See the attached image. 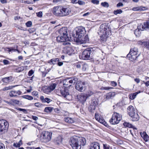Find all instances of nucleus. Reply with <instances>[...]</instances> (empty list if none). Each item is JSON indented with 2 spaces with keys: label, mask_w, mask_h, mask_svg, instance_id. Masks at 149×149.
<instances>
[{
  "label": "nucleus",
  "mask_w": 149,
  "mask_h": 149,
  "mask_svg": "<svg viewBox=\"0 0 149 149\" xmlns=\"http://www.w3.org/2000/svg\"><path fill=\"white\" fill-rule=\"evenodd\" d=\"M64 120L66 122L69 123H72L75 122V120L74 118L68 117L65 118Z\"/></svg>",
  "instance_id": "nucleus-24"
},
{
  "label": "nucleus",
  "mask_w": 149,
  "mask_h": 149,
  "mask_svg": "<svg viewBox=\"0 0 149 149\" xmlns=\"http://www.w3.org/2000/svg\"><path fill=\"white\" fill-rule=\"evenodd\" d=\"M85 82L78 81L75 85L76 89L80 92H83L85 89Z\"/></svg>",
  "instance_id": "nucleus-12"
},
{
  "label": "nucleus",
  "mask_w": 149,
  "mask_h": 149,
  "mask_svg": "<svg viewBox=\"0 0 149 149\" xmlns=\"http://www.w3.org/2000/svg\"><path fill=\"white\" fill-rule=\"evenodd\" d=\"M23 98L27 99L29 100H31L33 99V97L29 95H25L23 96Z\"/></svg>",
  "instance_id": "nucleus-40"
},
{
  "label": "nucleus",
  "mask_w": 149,
  "mask_h": 149,
  "mask_svg": "<svg viewBox=\"0 0 149 149\" xmlns=\"http://www.w3.org/2000/svg\"><path fill=\"white\" fill-rule=\"evenodd\" d=\"M58 93V95L63 96L66 99L69 100L72 99V96L69 94L68 90L67 88L60 90Z\"/></svg>",
  "instance_id": "nucleus-9"
},
{
  "label": "nucleus",
  "mask_w": 149,
  "mask_h": 149,
  "mask_svg": "<svg viewBox=\"0 0 149 149\" xmlns=\"http://www.w3.org/2000/svg\"><path fill=\"white\" fill-rule=\"evenodd\" d=\"M89 149H100V146L97 142L91 144Z\"/></svg>",
  "instance_id": "nucleus-23"
},
{
  "label": "nucleus",
  "mask_w": 149,
  "mask_h": 149,
  "mask_svg": "<svg viewBox=\"0 0 149 149\" xmlns=\"http://www.w3.org/2000/svg\"><path fill=\"white\" fill-rule=\"evenodd\" d=\"M52 12L55 16L62 17V6H58L54 7L52 9Z\"/></svg>",
  "instance_id": "nucleus-11"
},
{
  "label": "nucleus",
  "mask_w": 149,
  "mask_h": 149,
  "mask_svg": "<svg viewBox=\"0 0 149 149\" xmlns=\"http://www.w3.org/2000/svg\"><path fill=\"white\" fill-rule=\"evenodd\" d=\"M34 73V72L32 70H31L29 71L28 73V75L29 76H31Z\"/></svg>",
  "instance_id": "nucleus-58"
},
{
  "label": "nucleus",
  "mask_w": 149,
  "mask_h": 149,
  "mask_svg": "<svg viewBox=\"0 0 149 149\" xmlns=\"http://www.w3.org/2000/svg\"><path fill=\"white\" fill-rule=\"evenodd\" d=\"M74 40L80 44L86 43L88 41V38L87 36H86L84 37L83 36L80 38L77 37Z\"/></svg>",
  "instance_id": "nucleus-13"
},
{
  "label": "nucleus",
  "mask_w": 149,
  "mask_h": 149,
  "mask_svg": "<svg viewBox=\"0 0 149 149\" xmlns=\"http://www.w3.org/2000/svg\"><path fill=\"white\" fill-rule=\"evenodd\" d=\"M138 43L139 44L144 46L146 47L149 49V42L139 41H138Z\"/></svg>",
  "instance_id": "nucleus-25"
},
{
  "label": "nucleus",
  "mask_w": 149,
  "mask_h": 149,
  "mask_svg": "<svg viewBox=\"0 0 149 149\" xmlns=\"http://www.w3.org/2000/svg\"><path fill=\"white\" fill-rule=\"evenodd\" d=\"M123 6V4L121 2H119L118 3L117 5V7H122Z\"/></svg>",
  "instance_id": "nucleus-61"
},
{
  "label": "nucleus",
  "mask_w": 149,
  "mask_h": 149,
  "mask_svg": "<svg viewBox=\"0 0 149 149\" xmlns=\"http://www.w3.org/2000/svg\"><path fill=\"white\" fill-rule=\"evenodd\" d=\"M43 91L44 93L47 94H49L52 92L48 86L45 88L43 90Z\"/></svg>",
  "instance_id": "nucleus-39"
},
{
  "label": "nucleus",
  "mask_w": 149,
  "mask_h": 149,
  "mask_svg": "<svg viewBox=\"0 0 149 149\" xmlns=\"http://www.w3.org/2000/svg\"><path fill=\"white\" fill-rule=\"evenodd\" d=\"M32 94L33 95L37 96L38 95V92L37 91H34L32 93Z\"/></svg>",
  "instance_id": "nucleus-62"
},
{
  "label": "nucleus",
  "mask_w": 149,
  "mask_h": 149,
  "mask_svg": "<svg viewBox=\"0 0 149 149\" xmlns=\"http://www.w3.org/2000/svg\"><path fill=\"white\" fill-rule=\"evenodd\" d=\"M100 118L97 113H95V118L98 121Z\"/></svg>",
  "instance_id": "nucleus-55"
},
{
  "label": "nucleus",
  "mask_w": 149,
  "mask_h": 149,
  "mask_svg": "<svg viewBox=\"0 0 149 149\" xmlns=\"http://www.w3.org/2000/svg\"><path fill=\"white\" fill-rule=\"evenodd\" d=\"M55 141L57 144H60L61 143L62 141V138L61 136H59L55 138Z\"/></svg>",
  "instance_id": "nucleus-28"
},
{
  "label": "nucleus",
  "mask_w": 149,
  "mask_h": 149,
  "mask_svg": "<svg viewBox=\"0 0 149 149\" xmlns=\"http://www.w3.org/2000/svg\"><path fill=\"white\" fill-rule=\"evenodd\" d=\"M3 62L5 65H7L9 63V61L6 60H4L3 61Z\"/></svg>",
  "instance_id": "nucleus-60"
},
{
  "label": "nucleus",
  "mask_w": 149,
  "mask_h": 149,
  "mask_svg": "<svg viewBox=\"0 0 149 149\" xmlns=\"http://www.w3.org/2000/svg\"><path fill=\"white\" fill-rule=\"evenodd\" d=\"M121 118V116L120 114L114 112L109 121L112 125L117 124L119 123Z\"/></svg>",
  "instance_id": "nucleus-7"
},
{
  "label": "nucleus",
  "mask_w": 149,
  "mask_h": 149,
  "mask_svg": "<svg viewBox=\"0 0 149 149\" xmlns=\"http://www.w3.org/2000/svg\"><path fill=\"white\" fill-rule=\"evenodd\" d=\"M75 31L76 34H73V36L75 38L84 36L86 32L84 28L82 26L77 27L76 28Z\"/></svg>",
  "instance_id": "nucleus-8"
},
{
  "label": "nucleus",
  "mask_w": 149,
  "mask_h": 149,
  "mask_svg": "<svg viewBox=\"0 0 149 149\" xmlns=\"http://www.w3.org/2000/svg\"><path fill=\"white\" fill-rule=\"evenodd\" d=\"M82 65H83V64L80 63H78L76 65V67L78 69L80 68Z\"/></svg>",
  "instance_id": "nucleus-52"
},
{
  "label": "nucleus",
  "mask_w": 149,
  "mask_h": 149,
  "mask_svg": "<svg viewBox=\"0 0 149 149\" xmlns=\"http://www.w3.org/2000/svg\"><path fill=\"white\" fill-rule=\"evenodd\" d=\"M93 94V93L91 91H88L86 94L87 98L90 97Z\"/></svg>",
  "instance_id": "nucleus-42"
},
{
  "label": "nucleus",
  "mask_w": 149,
  "mask_h": 149,
  "mask_svg": "<svg viewBox=\"0 0 149 149\" xmlns=\"http://www.w3.org/2000/svg\"><path fill=\"white\" fill-rule=\"evenodd\" d=\"M140 30H141L142 31V30H141V29H140V27L139 26H138V28H137V29H136L134 31V34L135 35H136V36H137V35L136 34H137V32H139Z\"/></svg>",
  "instance_id": "nucleus-49"
},
{
  "label": "nucleus",
  "mask_w": 149,
  "mask_h": 149,
  "mask_svg": "<svg viewBox=\"0 0 149 149\" xmlns=\"http://www.w3.org/2000/svg\"><path fill=\"white\" fill-rule=\"evenodd\" d=\"M69 79H70V81L71 84L75 83L78 80L77 78L75 77L69 78Z\"/></svg>",
  "instance_id": "nucleus-38"
},
{
  "label": "nucleus",
  "mask_w": 149,
  "mask_h": 149,
  "mask_svg": "<svg viewBox=\"0 0 149 149\" xmlns=\"http://www.w3.org/2000/svg\"><path fill=\"white\" fill-rule=\"evenodd\" d=\"M130 116L131 117L130 119L133 121H137L139 119V117L137 112Z\"/></svg>",
  "instance_id": "nucleus-21"
},
{
  "label": "nucleus",
  "mask_w": 149,
  "mask_h": 149,
  "mask_svg": "<svg viewBox=\"0 0 149 149\" xmlns=\"http://www.w3.org/2000/svg\"><path fill=\"white\" fill-rule=\"evenodd\" d=\"M22 92L19 91H12L9 93V95L10 97H16L18 95H20Z\"/></svg>",
  "instance_id": "nucleus-19"
},
{
  "label": "nucleus",
  "mask_w": 149,
  "mask_h": 149,
  "mask_svg": "<svg viewBox=\"0 0 149 149\" xmlns=\"http://www.w3.org/2000/svg\"><path fill=\"white\" fill-rule=\"evenodd\" d=\"M26 26L28 27H30L32 25V23L31 21H29L26 23Z\"/></svg>",
  "instance_id": "nucleus-48"
},
{
  "label": "nucleus",
  "mask_w": 149,
  "mask_h": 149,
  "mask_svg": "<svg viewBox=\"0 0 149 149\" xmlns=\"http://www.w3.org/2000/svg\"><path fill=\"white\" fill-rule=\"evenodd\" d=\"M100 28V31L102 35L101 40L106 41L107 38L111 34V29L106 24H101Z\"/></svg>",
  "instance_id": "nucleus-3"
},
{
  "label": "nucleus",
  "mask_w": 149,
  "mask_h": 149,
  "mask_svg": "<svg viewBox=\"0 0 149 149\" xmlns=\"http://www.w3.org/2000/svg\"><path fill=\"white\" fill-rule=\"evenodd\" d=\"M52 133L48 131H43L41 135V140L42 141L47 143L50 141L51 139Z\"/></svg>",
  "instance_id": "nucleus-6"
},
{
  "label": "nucleus",
  "mask_w": 149,
  "mask_h": 149,
  "mask_svg": "<svg viewBox=\"0 0 149 149\" xmlns=\"http://www.w3.org/2000/svg\"><path fill=\"white\" fill-rule=\"evenodd\" d=\"M71 12V10L68 7L62 6V17L68 15Z\"/></svg>",
  "instance_id": "nucleus-14"
},
{
  "label": "nucleus",
  "mask_w": 149,
  "mask_h": 149,
  "mask_svg": "<svg viewBox=\"0 0 149 149\" xmlns=\"http://www.w3.org/2000/svg\"><path fill=\"white\" fill-rule=\"evenodd\" d=\"M122 10L121 9H117L114 11L113 13L115 15H116L118 14H120L122 13Z\"/></svg>",
  "instance_id": "nucleus-41"
},
{
  "label": "nucleus",
  "mask_w": 149,
  "mask_h": 149,
  "mask_svg": "<svg viewBox=\"0 0 149 149\" xmlns=\"http://www.w3.org/2000/svg\"><path fill=\"white\" fill-rule=\"evenodd\" d=\"M57 85V84L56 83H52L48 86V87L49 88L51 91H52L55 89Z\"/></svg>",
  "instance_id": "nucleus-33"
},
{
  "label": "nucleus",
  "mask_w": 149,
  "mask_h": 149,
  "mask_svg": "<svg viewBox=\"0 0 149 149\" xmlns=\"http://www.w3.org/2000/svg\"><path fill=\"white\" fill-rule=\"evenodd\" d=\"M86 142L85 138L75 135L71 137L69 141V144L73 149H81V146H84Z\"/></svg>",
  "instance_id": "nucleus-1"
},
{
  "label": "nucleus",
  "mask_w": 149,
  "mask_h": 149,
  "mask_svg": "<svg viewBox=\"0 0 149 149\" xmlns=\"http://www.w3.org/2000/svg\"><path fill=\"white\" fill-rule=\"evenodd\" d=\"M147 9L148 8L146 7L142 6L134 7L132 8V10L134 11H140Z\"/></svg>",
  "instance_id": "nucleus-26"
},
{
  "label": "nucleus",
  "mask_w": 149,
  "mask_h": 149,
  "mask_svg": "<svg viewBox=\"0 0 149 149\" xmlns=\"http://www.w3.org/2000/svg\"><path fill=\"white\" fill-rule=\"evenodd\" d=\"M0 149H5L4 145L1 143H0Z\"/></svg>",
  "instance_id": "nucleus-59"
},
{
  "label": "nucleus",
  "mask_w": 149,
  "mask_h": 149,
  "mask_svg": "<svg viewBox=\"0 0 149 149\" xmlns=\"http://www.w3.org/2000/svg\"><path fill=\"white\" fill-rule=\"evenodd\" d=\"M22 141L21 140L18 143H13V146L17 148L21 146V145H22Z\"/></svg>",
  "instance_id": "nucleus-36"
},
{
  "label": "nucleus",
  "mask_w": 149,
  "mask_h": 149,
  "mask_svg": "<svg viewBox=\"0 0 149 149\" xmlns=\"http://www.w3.org/2000/svg\"><path fill=\"white\" fill-rule=\"evenodd\" d=\"M138 51L137 48L134 47L130 49L129 53L127 56L129 59L132 61L136 59V58L140 54H138Z\"/></svg>",
  "instance_id": "nucleus-5"
},
{
  "label": "nucleus",
  "mask_w": 149,
  "mask_h": 149,
  "mask_svg": "<svg viewBox=\"0 0 149 149\" xmlns=\"http://www.w3.org/2000/svg\"><path fill=\"white\" fill-rule=\"evenodd\" d=\"M37 16L39 17H41L42 16V11H40L36 13Z\"/></svg>",
  "instance_id": "nucleus-47"
},
{
  "label": "nucleus",
  "mask_w": 149,
  "mask_h": 149,
  "mask_svg": "<svg viewBox=\"0 0 149 149\" xmlns=\"http://www.w3.org/2000/svg\"><path fill=\"white\" fill-rule=\"evenodd\" d=\"M115 95V93L113 92H110L107 94L106 98L108 100L112 98Z\"/></svg>",
  "instance_id": "nucleus-27"
},
{
  "label": "nucleus",
  "mask_w": 149,
  "mask_h": 149,
  "mask_svg": "<svg viewBox=\"0 0 149 149\" xmlns=\"http://www.w3.org/2000/svg\"><path fill=\"white\" fill-rule=\"evenodd\" d=\"M104 149H109V146L107 144H103Z\"/></svg>",
  "instance_id": "nucleus-53"
},
{
  "label": "nucleus",
  "mask_w": 149,
  "mask_h": 149,
  "mask_svg": "<svg viewBox=\"0 0 149 149\" xmlns=\"http://www.w3.org/2000/svg\"><path fill=\"white\" fill-rule=\"evenodd\" d=\"M2 81L5 83H7L13 81V77L11 76L6 77L2 79Z\"/></svg>",
  "instance_id": "nucleus-22"
},
{
  "label": "nucleus",
  "mask_w": 149,
  "mask_h": 149,
  "mask_svg": "<svg viewBox=\"0 0 149 149\" xmlns=\"http://www.w3.org/2000/svg\"><path fill=\"white\" fill-rule=\"evenodd\" d=\"M127 112L130 116H132L133 114L137 112L136 109L132 106H129L127 109Z\"/></svg>",
  "instance_id": "nucleus-16"
},
{
  "label": "nucleus",
  "mask_w": 149,
  "mask_h": 149,
  "mask_svg": "<svg viewBox=\"0 0 149 149\" xmlns=\"http://www.w3.org/2000/svg\"><path fill=\"white\" fill-rule=\"evenodd\" d=\"M140 135L142 137L143 139L146 143L145 144L147 145H149V136L145 132H140Z\"/></svg>",
  "instance_id": "nucleus-18"
},
{
  "label": "nucleus",
  "mask_w": 149,
  "mask_h": 149,
  "mask_svg": "<svg viewBox=\"0 0 149 149\" xmlns=\"http://www.w3.org/2000/svg\"><path fill=\"white\" fill-rule=\"evenodd\" d=\"M101 5L104 7L108 8L109 6V5L108 3L106 2H102L101 3Z\"/></svg>",
  "instance_id": "nucleus-43"
},
{
  "label": "nucleus",
  "mask_w": 149,
  "mask_h": 149,
  "mask_svg": "<svg viewBox=\"0 0 149 149\" xmlns=\"http://www.w3.org/2000/svg\"><path fill=\"white\" fill-rule=\"evenodd\" d=\"M17 86H11L6 87L2 89L1 90L2 91H6L8 90H11Z\"/></svg>",
  "instance_id": "nucleus-31"
},
{
  "label": "nucleus",
  "mask_w": 149,
  "mask_h": 149,
  "mask_svg": "<svg viewBox=\"0 0 149 149\" xmlns=\"http://www.w3.org/2000/svg\"><path fill=\"white\" fill-rule=\"evenodd\" d=\"M59 35L57 37L56 40L58 42H63V45H70V43L68 42L71 40L70 38H69L67 33V28L63 27L59 31Z\"/></svg>",
  "instance_id": "nucleus-2"
},
{
  "label": "nucleus",
  "mask_w": 149,
  "mask_h": 149,
  "mask_svg": "<svg viewBox=\"0 0 149 149\" xmlns=\"http://www.w3.org/2000/svg\"><path fill=\"white\" fill-rule=\"evenodd\" d=\"M32 118L35 120H37L38 119V118L36 116H32Z\"/></svg>",
  "instance_id": "nucleus-64"
},
{
  "label": "nucleus",
  "mask_w": 149,
  "mask_h": 149,
  "mask_svg": "<svg viewBox=\"0 0 149 149\" xmlns=\"http://www.w3.org/2000/svg\"><path fill=\"white\" fill-rule=\"evenodd\" d=\"M82 66V69L83 71H85L86 69L88 68V65L87 64H83V65Z\"/></svg>",
  "instance_id": "nucleus-45"
},
{
  "label": "nucleus",
  "mask_w": 149,
  "mask_h": 149,
  "mask_svg": "<svg viewBox=\"0 0 149 149\" xmlns=\"http://www.w3.org/2000/svg\"><path fill=\"white\" fill-rule=\"evenodd\" d=\"M70 79L68 78L66 79H64L63 80V84L64 87L65 88H68L72 87L71 83L70 81Z\"/></svg>",
  "instance_id": "nucleus-20"
},
{
  "label": "nucleus",
  "mask_w": 149,
  "mask_h": 149,
  "mask_svg": "<svg viewBox=\"0 0 149 149\" xmlns=\"http://www.w3.org/2000/svg\"><path fill=\"white\" fill-rule=\"evenodd\" d=\"M110 84L112 86L114 87L116 86L117 85V82L114 81H111Z\"/></svg>",
  "instance_id": "nucleus-51"
},
{
  "label": "nucleus",
  "mask_w": 149,
  "mask_h": 149,
  "mask_svg": "<svg viewBox=\"0 0 149 149\" xmlns=\"http://www.w3.org/2000/svg\"><path fill=\"white\" fill-rule=\"evenodd\" d=\"M17 110L20 111H22L25 113H27V110L25 109H23L20 108H18Z\"/></svg>",
  "instance_id": "nucleus-44"
},
{
  "label": "nucleus",
  "mask_w": 149,
  "mask_h": 149,
  "mask_svg": "<svg viewBox=\"0 0 149 149\" xmlns=\"http://www.w3.org/2000/svg\"><path fill=\"white\" fill-rule=\"evenodd\" d=\"M92 52L91 48H87L84 50L82 54L81 58L83 60H88L91 58V54Z\"/></svg>",
  "instance_id": "nucleus-10"
},
{
  "label": "nucleus",
  "mask_w": 149,
  "mask_h": 149,
  "mask_svg": "<svg viewBox=\"0 0 149 149\" xmlns=\"http://www.w3.org/2000/svg\"><path fill=\"white\" fill-rule=\"evenodd\" d=\"M9 127V123L6 120H0V135L5 134L7 131Z\"/></svg>",
  "instance_id": "nucleus-4"
},
{
  "label": "nucleus",
  "mask_w": 149,
  "mask_h": 149,
  "mask_svg": "<svg viewBox=\"0 0 149 149\" xmlns=\"http://www.w3.org/2000/svg\"><path fill=\"white\" fill-rule=\"evenodd\" d=\"M113 88L110 87H102V89L103 90H109L110 89Z\"/></svg>",
  "instance_id": "nucleus-56"
},
{
  "label": "nucleus",
  "mask_w": 149,
  "mask_h": 149,
  "mask_svg": "<svg viewBox=\"0 0 149 149\" xmlns=\"http://www.w3.org/2000/svg\"><path fill=\"white\" fill-rule=\"evenodd\" d=\"M52 100L50 99H49L48 98H45V102H47V103H49L50 102H51L52 101Z\"/></svg>",
  "instance_id": "nucleus-54"
},
{
  "label": "nucleus",
  "mask_w": 149,
  "mask_h": 149,
  "mask_svg": "<svg viewBox=\"0 0 149 149\" xmlns=\"http://www.w3.org/2000/svg\"><path fill=\"white\" fill-rule=\"evenodd\" d=\"M139 93H140V92H137L134 93L132 94V95H129V97L130 99L131 100H134L136 97L137 95Z\"/></svg>",
  "instance_id": "nucleus-34"
},
{
  "label": "nucleus",
  "mask_w": 149,
  "mask_h": 149,
  "mask_svg": "<svg viewBox=\"0 0 149 149\" xmlns=\"http://www.w3.org/2000/svg\"><path fill=\"white\" fill-rule=\"evenodd\" d=\"M53 109V108L51 107H46L44 111L47 113L51 112Z\"/></svg>",
  "instance_id": "nucleus-37"
},
{
  "label": "nucleus",
  "mask_w": 149,
  "mask_h": 149,
  "mask_svg": "<svg viewBox=\"0 0 149 149\" xmlns=\"http://www.w3.org/2000/svg\"><path fill=\"white\" fill-rule=\"evenodd\" d=\"M91 2L93 4H99V1L98 0H91Z\"/></svg>",
  "instance_id": "nucleus-50"
},
{
  "label": "nucleus",
  "mask_w": 149,
  "mask_h": 149,
  "mask_svg": "<svg viewBox=\"0 0 149 149\" xmlns=\"http://www.w3.org/2000/svg\"><path fill=\"white\" fill-rule=\"evenodd\" d=\"M59 60L58 58H54L48 61V63L50 64H54L56 61H59Z\"/></svg>",
  "instance_id": "nucleus-30"
},
{
  "label": "nucleus",
  "mask_w": 149,
  "mask_h": 149,
  "mask_svg": "<svg viewBox=\"0 0 149 149\" xmlns=\"http://www.w3.org/2000/svg\"><path fill=\"white\" fill-rule=\"evenodd\" d=\"M77 3L80 5H83L84 3V1L81 0H79Z\"/></svg>",
  "instance_id": "nucleus-63"
},
{
  "label": "nucleus",
  "mask_w": 149,
  "mask_h": 149,
  "mask_svg": "<svg viewBox=\"0 0 149 149\" xmlns=\"http://www.w3.org/2000/svg\"><path fill=\"white\" fill-rule=\"evenodd\" d=\"M142 29H147L149 28V21H146L143 23V24L142 26Z\"/></svg>",
  "instance_id": "nucleus-29"
},
{
  "label": "nucleus",
  "mask_w": 149,
  "mask_h": 149,
  "mask_svg": "<svg viewBox=\"0 0 149 149\" xmlns=\"http://www.w3.org/2000/svg\"><path fill=\"white\" fill-rule=\"evenodd\" d=\"M98 121L100 123L106 126L107 123L101 117L99 119Z\"/></svg>",
  "instance_id": "nucleus-35"
},
{
  "label": "nucleus",
  "mask_w": 149,
  "mask_h": 149,
  "mask_svg": "<svg viewBox=\"0 0 149 149\" xmlns=\"http://www.w3.org/2000/svg\"><path fill=\"white\" fill-rule=\"evenodd\" d=\"M123 125L129 128H132L135 129V127L128 122H124L123 123Z\"/></svg>",
  "instance_id": "nucleus-32"
},
{
  "label": "nucleus",
  "mask_w": 149,
  "mask_h": 149,
  "mask_svg": "<svg viewBox=\"0 0 149 149\" xmlns=\"http://www.w3.org/2000/svg\"><path fill=\"white\" fill-rule=\"evenodd\" d=\"M34 105L38 107H41L43 105L40 103L36 102L34 103Z\"/></svg>",
  "instance_id": "nucleus-46"
},
{
  "label": "nucleus",
  "mask_w": 149,
  "mask_h": 149,
  "mask_svg": "<svg viewBox=\"0 0 149 149\" xmlns=\"http://www.w3.org/2000/svg\"><path fill=\"white\" fill-rule=\"evenodd\" d=\"M12 102L14 103L18 104L19 101L17 100H12Z\"/></svg>",
  "instance_id": "nucleus-57"
},
{
  "label": "nucleus",
  "mask_w": 149,
  "mask_h": 149,
  "mask_svg": "<svg viewBox=\"0 0 149 149\" xmlns=\"http://www.w3.org/2000/svg\"><path fill=\"white\" fill-rule=\"evenodd\" d=\"M98 101L97 99H94L92 100L91 104L89 107V109L91 110V111L95 109L96 106L98 104Z\"/></svg>",
  "instance_id": "nucleus-17"
},
{
  "label": "nucleus",
  "mask_w": 149,
  "mask_h": 149,
  "mask_svg": "<svg viewBox=\"0 0 149 149\" xmlns=\"http://www.w3.org/2000/svg\"><path fill=\"white\" fill-rule=\"evenodd\" d=\"M87 98L86 94L84 93H81L78 96V99L79 101L82 104H84Z\"/></svg>",
  "instance_id": "nucleus-15"
}]
</instances>
